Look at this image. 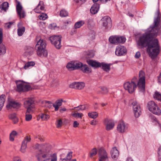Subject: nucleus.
Returning a JSON list of instances; mask_svg holds the SVG:
<instances>
[{
    "label": "nucleus",
    "mask_w": 161,
    "mask_h": 161,
    "mask_svg": "<svg viewBox=\"0 0 161 161\" xmlns=\"http://www.w3.org/2000/svg\"><path fill=\"white\" fill-rule=\"evenodd\" d=\"M80 69L84 73H89L92 72L91 69L88 67V66L86 64H83Z\"/></svg>",
    "instance_id": "nucleus-26"
},
{
    "label": "nucleus",
    "mask_w": 161,
    "mask_h": 161,
    "mask_svg": "<svg viewBox=\"0 0 161 161\" xmlns=\"http://www.w3.org/2000/svg\"><path fill=\"white\" fill-rule=\"evenodd\" d=\"M63 124V122L61 119L57 120L56 121V126L57 128L60 127Z\"/></svg>",
    "instance_id": "nucleus-47"
},
{
    "label": "nucleus",
    "mask_w": 161,
    "mask_h": 161,
    "mask_svg": "<svg viewBox=\"0 0 161 161\" xmlns=\"http://www.w3.org/2000/svg\"><path fill=\"white\" fill-rule=\"evenodd\" d=\"M75 69H77L81 68V67L83 64L81 62L79 61H75Z\"/></svg>",
    "instance_id": "nucleus-34"
},
{
    "label": "nucleus",
    "mask_w": 161,
    "mask_h": 161,
    "mask_svg": "<svg viewBox=\"0 0 161 161\" xmlns=\"http://www.w3.org/2000/svg\"><path fill=\"white\" fill-rule=\"evenodd\" d=\"M154 98L161 101V94L159 92H155L154 96Z\"/></svg>",
    "instance_id": "nucleus-38"
},
{
    "label": "nucleus",
    "mask_w": 161,
    "mask_h": 161,
    "mask_svg": "<svg viewBox=\"0 0 161 161\" xmlns=\"http://www.w3.org/2000/svg\"><path fill=\"white\" fill-rule=\"evenodd\" d=\"M98 154L99 161H108L107 153L104 148L101 147L99 148Z\"/></svg>",
    "instance_id": "nucleus-9"
},
{
    "label": "nucleus",
    "mask_w": 161,
    "mask_h": 161,
    "mask_svg": "<svg viewBox=\"0 0 161 161\" xmlns=\"http://www.w3.org/2000/svg\"><path fill=\"white\" fill-rule=\"evenodd\" d=\"M41 117L42 120L46 121L49 118L50 116L48 114H42Z\"/></svg>",
    "instance_id": "nucleus-43"
},
{
    "label": "nucleus",
    "mask_w": 161,
    "mask_h": 161,
    "mask_svg": "<svg viewBox=\"0 0 161 161\" xmlns=\"http://www.w3.org/2000/svg\"><path fill=\"white\" fill-rule=\"evenodd\" d=\"M3 33L2 29L0 28V44L1 43L3 42Z\"/></svg>",
    "instance_id": "nucleus-53"
},
{
    "label": "nucleus",
    "mask_w": 161,
    "mask_h": 161,
    "mask_svg": "<svg viewBox=\"0 0 161 161\" xmlns=\"http://www.w3.org/2000/svg\"><path fill=\"white\" fill-rule=\"evenodd\" d=\"M147 107L149 110L153 114L158 115L160 114L161 110L154 101H151L149 102Z\"/></svg>",
    "instance_id": "nucleus-8"
},
{
    "label": "nucleus",
    "mask_w": 161,
    "mask_h": 161,
    "mask_svg": "<svg viewBox=\"0 0 161 161\" xmlns=\"http://www.w3.org/2000/svg\"><path fill=\"white\" fill-rule=\"evenodd\" d=\"M5 100V96L3 94L0 96V111L3 108Z\"/></svg>",
    "instance_id": "nucleus-28"
},
{
    "label": "nucleus",
    "mask_w": 161,
    "mask_h": 161,
    "mask_svg": "<svg viewBox=\"0 0 161 161\" xmlns=\"http://www.w3.org/2000/svg\"><path fill=\"white\" fill-rule=\"evenodd\" d=\"M127 128V125L124 122L122 121L118 125L117 130L119 132L123 133L125 132Z\"/></svg>",
    "instance_id": "nucleus-17"
},
{
    "label": "nucleus",
    "mask_w": 161,
    "mask_h": 161,
    "mask_svg": "<svg viewBox=\"0 0 161 161\" xmlns=\"http://www.w3.org/2000/svg\"><path fill=\"white\" fill-rule=\"evenodd\" d=\"M110 64H106L104 62L101 63V67H102V69L105 71L108 72L110 69Z\"/></svg>",
    "instance_id": "nucleus-27"
},
{
    "label": "nucleus",
    "mask_w": 161,
    "mask_h": 161,
    "mask_svg": "<svg viewBox=\"0 0 161 161\" xmlns=\"http://www.w3.org/2000/svg\"><path fill=\"white\" fill-rule=\"evenodd\" d=\"M62 37L61 36H53L49 38L51 42L57 49H60L61 47V42Z\"/></svg>",
    "instance_id": "nucleus-7"
},
{
    "label": "nucleus",
    "mask_w": 161,
    "mask_h": 161,
    "mask_svg": "<svg viewBox=\"0 0 161 161\" xmlns=\"http://www.w3.org/2000/svg\"><path fill=\"white\" fill-rule=\"evenodd\" d=\"M88 115L90 118L95 119L98 117V114L96 112H93L88 113Z\"/></svg>",
    "instance_id": "nucleus-36"
},
{
    "label": "nucleus",
    "mask_w": 161,
    "mask_h": 161,
    "mask_svg": "<svg viewBox=\"0 0 161 161\" xmlns=\"http://www.w3.org/2000/svg\"><path fill=\"white\" fill-rule=\"evenodd\" d=\"M16 10L17 14L20 19L24 18L25 16V13L23 9V7L19 2L16 6Z\"/></svg>",
    "instance_id": "nucleus-11"
},
{
    "label": "nucleus",
    "mask_w": 161,
    "mask_h": 161,
    "mask_svg": "<svg viewBox=\"0 0 161 161\" xmlns=\"http://www.w3.org/2000/svg\"><path fill=\"white\" fill-rule=\"evenodd\" d=\"M38 17L40 19L45 20L47 18V14L42 13V14L40 15Z\"/></svg>",
    "instance_id": "nucleus-45"
},
{
    "label": "nucleus",
    "mask_w": 161,
    "mask_h": 161,
    "mask_svg": "<svg viewBox=\"0 0 161 161\" xmlns=\"http://www.w3.org/2000/svg\"><path fill=\"white\" fill-rule=\"evenodd\" d=\"M63 100L62 99L60 98L56 101L55 103L53 104V106L54 108L55 111H58L59 108V107L62 105V102Z\"/></svg>",
    "instance_id": "nucleus-20"
},
{
    "label": "nucleus",
    "mask_w": 161,
    "mask_h": 161,
    "mask_svg": "<svg viewBox=\"0 0 161 161\" xmlns=\"http://www.w3.org/2000/svg\"><path fill=\"white\" fill-rule=\"evenodd\" d=\"M142 36H140L139 39L137 42L138 45L139 46L142 47H145L147 46V51L149 53V56L151 58H154L156 57L159 54L160 51V47L158 40L157 39H155L151 41L152 38L155 37H153L149 39L146 45H140L139 43L140 39Z\"/></svg>",
    "instance_id": "nucleus-3"
},
{
    "label": "nucleus",
    "mask_w": 161,
    "mask_h": 161,
    "mask_svg": "<svg viewBox=\"0 0 161 161\" xmlns=\"http://www.w3.org/2000/svg\"><path fill=\"white\" fill-rule=\"evenodd\" d=\"M154 25L150 26L140 38L139 42L140 45H146L148 41L151 38L157 36L159 29L161 30V21L159 17L158 16L154 19Z\"/></svg>",
    "instance_id": "nucleus-1"
},
{
    "label": "nucleus",
    "mask_w": 161,
    "mask_h": 161,
    "mask_svg": "<svg viewBox=\"0 0 161 161\" xmlns=\"http://www.w3.org/2000/svg\"><path fill=\"white\" fill-rule=\"evenodd\" d=\"M28 48H29L30 51H27V52H28L30 54H31L33 51L34 49L32 47H29Z\"/></svg>",
    "instance_id": "nucleus-58"
},
{
    "label": "nucleus",
    "mask_w": 161,
    "mask_h": 161,
    "mask_svg": "<svg viewBox=\"0 0 161 161\" xmlns=\"http://www.w3.org/2000/svg\"><path fill=\"white\" fill-rule=\"evenodd\" d=\"M117 38V36H110L109 39V42L113 44H117V40H116Z\"/></svg>",
    "instance_id": "nucleus-33"
},
{
    "label": "nucleus",
    "mask_w": 161,
    "mask_h": 161,
    "mask_svg": "<svg viewBox=\"0 0 161 161\" xmlns=\"http://www.w3.org/2000/svg\"><path fill=\"white\" fill-rule=\"evenodd\" d=\"M6 52L5 47L4 45L1 44L0 45V55L2 54L5 53Z\"/></svg>",
    "instance_id": "nucleus-42"
},
{
    "label": "nucleus",
    "mask_w": 161,
    "mask_h": 161,
    "mask_svg": "<svg viewBox=\"0 0 161 161\" xmlns=\"http://www.w3.org/2000/svg\"><path fill=\"white\" fill-rule=\"evenodd\" d=\"M104 123L106 126V128L107 130H110L112 129L114 126V122L111 119H105Z\"/></svg>",
    "instance_id": "nucleus-13"
},
{
    "label": "nucleus",
    "mask_w": 161,
    "mask_h": 161,
    "mask_svg": "<svg viewBox=\"0 0 161 161\" xmlns=\"http://www.w3.org/2000/svg\"><path fill=\"white\" fill-rule=\"evenodd\" d=\"M66 109L65 108H63L59 109V112L61 113H63L66 110Z\"/></svg>",
    "instance_id": "nucleus-59"
},
{
    "label": "nucleus",
    "mask_w": 161,
    "mask_h": 161,
    "mask_svg": "<svg viewBox=\"0 0 161 161\" xmlns=\"http://www.w3.org/2000/svg\"><path fill=\"white\" fill-rule=\"evenodd\" d=\"M85 86V84L83 82H74L69 85V87L81 90Z\"/></svg>",
    "instance_id": "nucleus-15"
},
{
    "label": "nucleus",
    "mask_w": 161,
    "mask_h": 161,
    "mask_svg": "<svg viewBox=\"0 0 161 161\" xmlns=\"http://www.w3.org/2000/svg\"><path fill=\"white\" fill-rule=\"evenodd\" d=\"M35 47V49L36 51L37 54L40 57H46L47 55V52L45 50L46 43L45 40L39 39L37 36L36 39L38 41Z\"/></svg>",
    "instance_id": "nucleus-4"
},
{
    "label": "nucleus",
    "mask_w": 161,
    "mask_h": 161,
    "mask_svg": "<svg viewBox=\"0 0 161 161\" xmlns=\"http://www.w3.org/2000/svg\"><path fill=\"white\" fill-rule=\"evenodd\" d=\"M27 108V110L26 114L32 113L33 112V109L34 108V106H31L30 107L26 108Z\"/></svg>",
    "instance_id": "nucleus-46"
},
{
    "label": "nucleus",
    "mask_w": 161,
    "mask_h": 161,
    "mask_svg": "<svg viewBox=\"0 0 161 161\" xmlns=\"http://www.w3.org/2000/svg\"><path fill=\"white\" fill-rule=\"evenodd\" d=\"M38 161H57V157L55 154H53L52 158H50L49 154L46 153H43L40 151V153L36 156Z\"/></svg>",
    "instance_id": "nucleus-5"
},
{
    "label": "nucleus",
    "mask_w": 161,
    "mask_h": 161,
    "mask_svg": "<svg viewBox=\"0 0 161 161\" xmlns=\"http://www.w3.org/2000/svg\"><path fill=\"white\" fill-rule=\"evenodd\" d=\"M60 15L61 17H65L68 15V13L64 9L61 10L60 13Z\"/></svg>",
    "instance_id": "nucleus-39"
},
{
    "label": "nucleus",
    "mask_w": 161,
    "mask_h": 161,
    "mask_svg": "<svg viewBox=\"0 0 161 161\" xmlns=\"http://www.w3.org/2000/svg\"><path fill=\"white\" fill-rule=\"evenodd\" d=\"M97 153V150L96 148H93L91 151L90 154V157L91 158L93 156H94L96 155Z\"/></svg>",
    "instance_id": "nucleus-41"
},
{
    "label": "nucleus",
    "mask_w": 161,
    "mask_h": 161,
    "mask_svg": "<svg viewBox=\"0 0 161 161\" xmlns=\"http://www.w3.org/2000/svg\"><path fill=\"white\" fill-rule=\"evenodd\" d=\"M8 7V3L7 2H4L1 5L0 8H1L2 10H3L5 11H6Z\"/></svg>",
    "instance_id": "nucleus-35"
},
{
    "label": "nucleus",
    "mask_w": 161,
    "mask_h": 161,
    "mask_svg": "<svg viewBox=\"0 0 161 161\" xmlns=\"http://www.w3.org/2000/svg\"><path fill=\"white\" fill-rule=\"evenodd\" d=\"M158 160L159 161H161V146L158 148Z\"/></svg>",
    "instance_id": "nucleus-50"
},
{
    "label": "nucleus",
    "mask_w": 161,
    "mask_h": 161,
    "mask_svg": "<svg viewBox=\"0 0 161 161\" xmlns=\"http://www.w3.org/2000/svg\"><path fill=\"white\" fill-rule=\"evenodd\" d=\"M72 116L75 117H78L80 118H82V117L83 116V114L82 113H74L72 114Z\"/></svg>",
    "instance_id": "nucleus-49"
},
{
    "label": "nucleus",
    "mask_w": 161,
    "mask_h": 161,
    "mask_svg": "<svg viewBox=\"0 0 161 161\" xmlns=\"http://www.w3.org/2000/svg\"><path fill=\"white\" fill-rule=\"evenodd\" d=\"M110 153L113 158H116L119 156V152L116 147H114L112 148L111 151Z\"/></svg>",
    "instance_id": "nucleus-25"
},
{
    "label": "nucleus",
    "mask_w": 161,
    "mask_h": 161,
    "mask_svg": "<svg viewBox=\"0 0 161 161\" xmlns=\"http://www.w3.org/2000/svg\"><path fill=\"white\" fill-rule=\"evenodd\" d=\"M57 27V25L56 23H53L49 25V27L51 29L53 30L55 29Z\"/></svg>",
    "instance_id": "nucleus-51"
},
{
    "label": "nucleus",
    "mask_w": 161,
    "mask_h": 161,
    "mask_svg": "<svg viewBox=\"0 0 161 161\" xmlns=\"http://www.w3.org/2000/svg\"><path fill=\"white\" fill-rule=\"evenodd\" d=\"M117 40V44L119 43H124L126 40L124 36H117V38L116 40Z\"/></svg>",
    "instance_id": "nucleus-30"
},
{
    "label": "nucleus",
    "mask_w": 161,
    "mask_h": 161,
    "mask_svg": "<svg viewBox=\"0 0 161 161\" xmlns=\"http://www.w3.org/2000/svg\"><path fill=\"white\" fill-rule=\"evenodd\" d=\"M36 138H38V139L42 142H44V139L43 138H42L40 136H37Z\"/></svg>",
    "instance_id": "nucleus-61"
},
{
    "label": "nucleus",
    "mask_w": 161,
    "mask_h": 161,
    "mask_svg": "<svg viewBox=\"0 0 161 161\" xmlns=\"http://www.w3.org/2000/svg\"><path fill=\"white\" fill-rule=\"evenodd\" d=\"M13 121L14 124H16L18 122V119L16 117L13 120Z\"/></svg>",
    "instance_id": "nucleus-64"
},
{
    "label": "nucleus",
    "mask_w": 161,
    "mask_h": 161,
    "mask_svg": "<svg viewBox=\"0 0 161 161\" xmlns=\"http://www.w3.org/2000/svg\"><path fill=\"white\" fill-rule=\"evenodd\" d=\"M87 106V105H80L76 107H75V108H77L76 110L78 111H83L86 109Z\"/></svg>",
    "instance_id": "nucleus-37"
},
{
    "label": "nucleus",
    "mask_w": 161,
    "mask_h": 161,
    "mask_svg": "<svg viewBox=\"0 0 161 161\" xmlns=\"http://www.w3.org/2000/svg\"><path fill=\"white\" fill-rule=\"evenodd\" d=\"M99 8V4L95 3L91 7L90 10V12L92 14H95L98 12Z\"/></svg>",
    "instance_id": "nucleus-22"
},
{
    "label": "nucleus",
    "mask_w": 161,
    "mask_h": 161,
    "mask_svg": "<svg viewBox=\"0 0 161 161\" xmlns=\"http://www.w3.org/2000/svg\"><path fill=\"white\" fill-rule=\"evenodd\" d=\"M21 104L17 101H10L8 104L6 106V108L8 110L13 108H18L20 107Z\"/></svg>",
    "instance_id": "nucleus-16"
},
{
    "label": "nucleus",
    "mask_w": 161,
    "mask_h": 161,
    "mask_svg": "<svg viewBox=\"0 0 161 161\" xmlns=\"http://www.w3.org/2000/svg\"><path fill=\"white\" fill-rule=\"evenodd\" d=\"M93 23V20L92 19H89L87 20V24L88 25H91Z\"/></svg>",
    "instance_id": "nucleus-54"
},
{
    "label": "nucleus",
    "mask_w": 161,
    "mask_h": 161,
    "mask_svg": "<svg viewBox=\"0 0 161 161\" xmlns=\"http://www.w3.org/2000/svg\"><path fill=\"white\" fill-rule=\"evenodd\" d=\"M72 152H70L66 156V159L68 160H70L71 159V158L72 157Z\"/></svg>",
    "instance_id": "nucleus-52"
},
{
    "label": "nucleus",
    "mask_w": 161,
    "mask_h": 161,
    "mask_svg": "<svg viewBox=\"0 0 161 161\" xmlns=\"http://www.w3.org/2000/svg\"><path fill=\"white\" fill-rule=\"evenodd\" d=\"M100 88L102 91V92H100L99 93H101L103 94H107L108 92V90L107 88L105 87H101Z\"/></svg>",
    "instance_id": "nucleus-44"
},
{
    "label": "nucleus",
    "mask_w": 161,
    "mask_h": 161,
    "mask_svg": "<svg viewBox=\"0 0 161 161\" xmlns=\"http://www.w3.org/2000/svg\"><path fill=\"white\" fill-rule=\"evenodd\" d=\"M34 100L32 98H28L24 103V106L25 108L30 107L31 106H34Z\"/></svg>",
    "instance_id": "nucleus-21"
},
{
    "label": "nucleus",
    "mask_w": 161,
    "mask_h": 161,
    "mask_svg": "<svg viewBox=\"0 0 161 161\" xmlns=\"http://www.w3.org/2000/svg\"><path fill=\"white\" fill-rule=\"evenodd\" d=\"M139 79L138 81L137 79L134 77L131 81H127L124 84L125 89L127 90L130 93H133L138 86L140 91L144 92L145 89V73L142 71L139 73Z\"/></svg>",
    "instance_id": "nucleus-2"
},
{
    "label": "nucleus",
    "mask_w": 161,
    "mask_h": 161,
    "mask_svg": "<svg viewBox=\"0 0 161 161\" xmlns=\"http://www.w3.org/2000/svg\"><path fill=\"white\" fill-rule=\"evenodd\" d=\"M32 116L31 114H25V120L27 121H29L31 119Z\"/></svg>",
    "instance_id": "nucleus-48"
},
{
    "label": "nucleus",
    "mask_w": 161,
    "mask_h": 161,
    "mask_svg": "<svg viewBox=\"0 0 161 161\" xmlns=\"http://www.w3.org/2000/svg\"><path fill=\"white\" fill-rule=\"evenodd\" d=\"M79 125V123L77 121H75L73 123V127L75 128L77 127Z\"/></svg>",
    "instance_id": "nucleus-57"
},
{
    "label": "nucleus",
    "mask_w": 161,
    "mask_h": 161,
    "mask_svg": "<svg viewBox=\"0 0 161 161\" xmlns=\"http://www.w3.org/2000/svg\"><path fill=\"white\" fill-rule=\"evenodd\" d=\"M9 118L10 119H12V120L16 118V114H11L9 116Z\"/></svg>",
    "instance_id": "nucleus-56"
},
{
    "label": "nucleus",
    "mask_w": 161,
    "mask_h": 161,
    "mask_svg": "<svg viewBox=\"0 0 161 161\" xmlns=\"http://www.w3.org/2000/svg\"><path fill=\"white\" fill-rule=\"evenodd\" d=\"M141 56V54L140 52H136L135 55V57L136 58H138Z\"/></svg>",
    "instance_id": "nucleus-55"
},
{
    "label": "nucleus",
    "mask_w": 161,
    "mask_h": 161,
    "mask_svg": "<svg viewBox=\"0 0 161 161\" xmlns=\"http://www.w3.org/2000/svg\"><path fill=\"white\" fill-rule=\"evenodd\" d=\"M133 109L136 117H138L141 114V109L139 105L136 101H134L132 103Z\"/></svg>",
    "instance_id": "nucleus-10"
},
{
    "label": "nucleus",
    "mask_w": 161,
    "mask_h": 161,
    "mask_svg": "<svg viewBox=\"0 0 161 161\" xmlns=\"http://www.w3.org/2000/svg\"><path fill=\"white\" fill-rule=\"evenodd\" d=\"M15 82L17 85L16 91L19 92H27L31 89V86L23 81L18 80Z\"/></svg>",
    "instance_id": "nucleus-6"
},
{
    "label": "nucleus",
    "mask_w": 161,
    "mask_h": 161,
    "mask_svg": "<svg viewBox=\"0 0 161 161\" xmlns=\"http://www.w3.org/2000/svg\"><path fill=\"white\" fill-rule=\"evenodd\" d=\"M87 63L93 68H96L101 67V63L92 59H87Z\"/></svg>",
    "instance_id": "nucleus-18"
},
{
    "label": "nucleus",
    "mask_w": 161,
    "mask_h": 161,
    "mask_svg": "<svg viewBox=\"0 0 161 161\" xmlns=\"http://www.w3.org/2000/svg\"><path fill=\"white\" fill-rule=\"evenodd\" d=\"M85 24V22L83 20H81L76 22L74 25L75 29L80 28Z\"/></svg>",
    "instance_id": "nucleus-31"
},
{
    "label": "nucleus",
    "mask_w": 161,
    "mask_h": 161,
    "mask_svg": "<svg viewBox=\"0 0 161 161\" xmlns=\"http://www.w3.org/2000/svg\"><path fill=\"white\" fill-rule=\"evenodd\" d=\"M43 4L42 1H40L39 3L38 4L36 8L34 9V11L35 12L37 13H41V11L43 10L44 9V7L42 5Z\"/></svg>",
    "instance_id": "nucleus-24"
},
{
    "label": "nucleus",
    "mask_w": 161,
    "mask_h": 161,
    "mask_svg": "<svg viewBox=\"0 0 161 161\" xmlns=\"http://www.w3.org/2000/svg\"><path fill=\"white\" fill-rule=\"evenodd\" d=\"M17 33L19 36H22L25 31V27L21 25L20 23L18 25Z\"/></svg>",
    "instance_id": "nucleus-23"
},
{
    "label": "nucleus",
    "mask_w": 161,
    "mask_h": 161,
    "mask_svg": "<svg viewBox=\"0 0 161 161\" xmlns=\"http://www.w3.org/2000/svg\"><path fill=\"white\" fill-rule=\"evenodd\" d=\"M126 48L123 46L119 45L116 48L115 53L118 56L124 55L126 53Z\"/></svg>",
    "instance_id": "nucleus-14"
},
{
    "label": "nucleus",
    "mask_w": 161,
    "mask_h": 161,
    "mask_svg": "<svg viewBox=\"0 0 161 161\" xmlns=\"http://www.w3.org/2000/svg\"><path fill=\"white\" fill-rule=\"evenodd\" d=\"M17 133L15 131L13 130L12 131V132L10 134V135H12L13 136H16L17 135Z\"/></svg>",
    "instance_id": "nucleus-60"
},
{
    "label": "nucleus",
    "mask_w": 161,
    "mask_h": 161,
    "mask_svg": "<svg viewBox=\"0 0 161 161\" xmlns=\"http://www.w3.org/2000/svg\"><path fill=\"white\" fill-rule=\"evenodd\" d=\"M75 61H71L69 62L66 66L67 69L70 70H75Z\"/></svg>",
    "instance_id": "nucleus-29"
},
{
    "label": "nucleus",
    "mask_w": 161,
    "mask_h": 161,
    "mask_svg": "<svg viewBox=\"0 0 161 161\" xmlns=\"http://www.w3.org/2000/svg\"><path fill=\"white\" fill-rule=\"evenodd\" d=\"M9 139H10V140L11 141H14V136L10 134Z\"/></svg>",
    "instance_id": "nucleus-63"
},
{
    "label": "nucleus",
    "mask_w": 161,
    "mask_h": 161,
    "mask_svg": "<svg viewBox=\"0 0 161 161\" xmlns=\"http://www.w3.org/2000/svg\"><path fill=\"white\" fill-rule=\"evenodd\" d=\"M31 140L30 136H25L22 142L21 147V151L22 153H24L25 152V149L27 147V144Z\"/></svg>",
    "instance_id": "nucleus-12"
},
{
    "label": "nucleus",
    "mask_w": 161,
    "mask_h": 161,
    "mask_svg": "<svg viewBox=\"0 0 161 161\" xmlns=\"http://www.w3.org/2000/svg\"><path fill=\"white\" fill-rule=\"evenodd\" d=\"M35 63L34 62L31 61L29 62L28 63L25 64V65L24 67V68L25 69H27L29 67L31 66H33L35 65Z\"/></svg>",
    "instance_id": "nucleus-40"
},
{
    "label": "nucleus",
    "mask_w": 161,
    "mask_h": 161,
    "mask_svg": "<svg viewBox=\"0 0 161 161\" xmlns=\"http://www.w3.org/2000/svg\"><path fill=\"white\" fill-rule=\"evenodd\" d=\"M94 53L91 51H88L85 54V56L86 58H92L94 57Z\"/></svg>",
    "instance_id": "nucleus-32"
},
{
    "label": "nucleus",
    "mask_w": 161,
    "mask_h": 161,
    "mask_svg": "<svg viewBox=\"0 0 161 161\" xmlns=\"http://www.w3.org/2000/svg\"><path fill=\"white\" fill-rule=\"evenodd\" d=\"M158 82L161 83V73L160 74L159 76L158 77Z\"/></svg>",
    "instance_id": "nucleus-62"
},
{
    "label": "nucleus",
    "mask_w": 161,
    "mask_h": 161,
    "mask_svg": "<svg viewBox=\"0 0 161 161\" xmlns=\"http://www.w3.org/2000/svg\"><path fill=\"white\" fill-rule=\"evenodd\" d=\"M101 21L102 22V25L106 28L108 24H111V18L110 17L107 16H105L102 18Z\"/></svg>",
    "instance_id": "nucleus-19"
}]
</instances>
